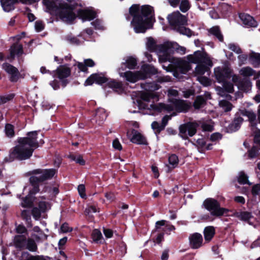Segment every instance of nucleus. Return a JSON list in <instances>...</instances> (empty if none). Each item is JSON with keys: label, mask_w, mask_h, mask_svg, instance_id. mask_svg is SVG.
<instances>
[{"label": "nucleus", "mask_w": 260, "mask_h": 260, "mask_svg": "<svg viewBox=\"0 0 260 260\" xmlns=\"http://www.w3.org/2000/svg\"><path fill=\"white\" fill-rule=\"evenodd\" d=\"M147 40L146 43L147 49L150 51L155 52L160 62H165L168 61L170 62L167 67L162 66L164 69L167 71L174 72V75L176 76V72L178 71L182 74H185L189 71L190 68L187 62L171 56L174 50L178 48V45L176 43L168 41L157 45L152 38H148Z\"/></svg>", "instance_id": "1"}, {"label": "nucleus", "mask_w": 260, "mask_h": 260, "mask_svg": "<svg viewBox=\"0 0 260 260\" xmlns=\"http://www.w3.org/2000/svg\"><path fill=\"white\" fill-rule=\"evenodd\" d=\"M38 134V131L30 132L27 133L25 137L19 138L18 144L11 150L10 157L19 160H25L30 158L35 149L39 146Z\"/></svg>", "instance_id": "2"}, {"label": "nucleus", "mask_w": 260, "mask_h": 260, "mask_svg": "<svg viewBox=\"0 0 260 260\" xmlns=\"http://www.w3.org/2000/svg\"><path fill=\"white\" fill-rule=\"evenodd\" d=\"M43 3L48 12L65 23H72L76 18L73 5L64 2L58 3L56 0H43Z\"/></svg>", "instance_id": "3"}, {"label": "nucleus", "mask_w": 260, "mask_h": 260, "mask_svg": "<svg viewBox=\"0 0 260 260\" xmlns=\"http://www.w3.org/2000/svg\"><path fill=\"white\" fill-rule=\"evenodd\" d=\"M153 8L143 6L141 10L138 5H134L129 9V14L133 17L131 24L136 32H144L148 28L150 18L152 16Z\"/></svg>", "instance_id": "4"}, {"label": "nucleus", "mask_w": 260, "mask_h": 260, "mask_svg": "<svg viewBox=\"0 0 260 260\" xmlns=\"http://www.w3.org/2000/svg\"><path fill=\"white\" fill-rule=\"evenodd\" d=\"M203 50L204 49L202 48L201 51H195L193 54L187 56V59L188 60L187 62L189 64H190L189 62L198 64L195 69V74L198 76L204 75L213 66L210 57ZM185 61H186V60ZM189 66L191 68L190 65Z\"/></svg>", "instance_id": "5"}, {"label": "nucleus", "mask_w": 260, "mask_h": 260, "mask_svg": "<svg viewBox=\"0 0 260 260\" xmlns=\"http://www.w3.org/2000/svg\"><path fill=\"white\" fill-rule=\"evenodd\" d=\"M56 170L50 169H36L29 173L31 176L29 178V182L34 186L30 191L31 194H36L40 190L39 184L45 180L51 179L56 174Z\"/></svg>", "instance_id": "6"}, {"label": "nucleus", "mask_w": 260, "mask_h": 260, "mask_svg": "<svg viewBox=\"0 0 260 260\" xmlns=\"http://www.w3.org/2000/svg\"><path fill=\"white\" fill-rule=\"evenodd\" d=\"M170 100L171 104L159 103L158 105H151V107L159 112H171L176 110L178 112H186L190 107L189 105L183 100L174 98H172Z\"/></svg>", "instance_id": "7"}, {"label": "nucleus", "mask_w": 260, "mask_h": 260, "mask_svg": "<svg viewBox=\"0 0 260 260\" xmlns=\"http://www.w3.org/2000/svg\"><path fill=\"white\" fill-rule=\"evenodd\" d=\"M168 19L170 24L178 32L187 36H191V30L184 26L187 22L186 17L182 15L179 11L175 12L169 15Z\"/></svg>", "instance_id": "8"}, {"label": "nucleus", "mask_w": 260, "mask_h": 260, "mask_svg": "<svg viewBox=\"0 0 260 260\" xmlns=\"http://www.w3.org/2000/svg\"><path fill=\"white\" fill-rule=\"evenodd\" d=\"M214 75L219 83L225 82L231 78L234 83H237L239 81V77L233 73L232 69L228 65L215 68Z\"/></svg>", "instance_id": "9"}, {"label": "nucleus", "mask_w": 260, "mask_h": 260, "mask_svg": "<svg viewBox=\"0 0 260 260\" xmlns=\"http://www.w3.org/2000/svg\"><path fill=\"white\" fill-rule=\"evenodd\" d=\"M203 205L213 216H220L228 211V209L220 207L218 202L212 198L205 200Z\"/></svg>", "instance_id": "10"}, {"label": "nucleus", "mask_w": 260, "mask_h": 260, "mask_svg": "<svg viewBox=\"0 0 260 260\" xmlns=\"http://www.w3.org/2000/svg\"><path fill=\"white\" fill-rule=\"evenodd\" d=\"M121 70H124L122 67L119 69V74L120 76L124 77L126 80L131 83H135L139 80H142L146 78V75L145 73H143L142 71H137L135 72L127 71L125 72H122Z\"/></svg>", "instance_id": "11"}, {"label": "nucleus", "mask_w": 260, "mask_h": 260, "mask_svg": "<svg viewBox=\"0 0 260 260\" xmlns=\"http://www.w3.org/2000/svg\"><path fill=\"white\" fill-rule=\"evenodd\" d=\"M198 124L196 122H187L179 126V135L184 139L193 136L197 132Z\"/></svg>", "instance_id": "12"}, {"label": "nucleus", "mask_w": 260, "mask_h": 260, "mask_svg": "<svg viewBox=\"0 0 260 260\" xmlns=\"http://www.w3.org/2000/svg\"><path fill=\"white\" fill-rule=\"evenodd\" d=\"M3 69L9 74L11 82H16L18 80L20 74L16 68L9 63H5L3 64Z\"/></svg>", "instance_id": "13"}, {"label": "nucleus", "mask_w": 260, "mask_h": 260, "mask_svg": "<svg viewBox=\"0 0 260 260\" xmlns=\"http://www.w3.org/2000/svg\"><path fill=\"white\" fill-rule=\"evenodd\" d=\"M127 137L133 143L139 145L147 144L145 137L135 129H132L131 133L127 132Z\"/></svg>", "instance_id": "14"}, {"label": "nucleus", "mask_w": 260, "mask_h": 260, "mask_svg": "<svg viewBox=\"0 0 260 260\" xmlns=\"http://www.w3.org/2000/svg\"><path fill=\"white\" fill-rule=\"evenodd\" d=\"M108 79L102 74H93L86 79L85 85H91L94 82L100 84L106 83Z\"/></svg>", "instance_id": "15"}, {"label": "nucleus", "mask_w": 260, "mask_h": 260, "mask_svg": "<svg viewBox=\"0 0 260 260\" xmlns=\"http://www.w3.org/2000/svg\"><path fill=\"white\" fill-rule=\"evenodd\" d=\"M190 244L192 248L196 249L201 246L203 242L202 236L199 233H194L189 237Z\"/></svg>", "instance_id": "16"}, {"label": "nucleus", "mask_w": 260, "mask_h": 260, "mask_svg": "<svg viewBox=\"0 0 260 260\" xmlns=\"http://www.w3.org/2000/svg\"><path fill=\"white\" fill-rule=\"evenodd\" d=\"M239 17L243 24L247 27H256L257 26V22L248 14H241L239 15Z\"/></svg>", "instance_id": "17"}, {"label": "nucleus", "mask_w": 260, "mask_h": 260, "mask_svg": "<svg viewBox=\"0 0 260 260\" xmlns=\"http://www.w3.org/2000/svg\"><path fill=\"white\" fill-rule=\"evenodd\" d=\"M78 14L83 21H89L95 17V12L89 10H80L78 11Z\"/></svg>", "instance_id": "18"}, {"label": "nucleus", "mask_w": 260, "mask_h": 260, "mask_svg": "<svg viewBox=\"0 0 260 260\" xmlns=\"http://www.w3.org/2000/svg\"><path fill=\"white\" fill-rule=\"evenodd\" d=\"M55 72L57 77L59 79L62 80L70 75L71 70L66 66H61L56 69Z\"/></svg>", "instance_id": "19"}, {"label": "nucleus", "mask_w": 260, "mask_h": 260, "mask_svg": "<svg viewBox=\"0 0 260 260\" xmlns=\"http://www.w3.org/2000/svg\"><path fill=\"white\" fill-rule=\"evenodd\" d=\"M18 3V0H1L2 7L5 12H10L14 9V5Z\"/></svg>", "instance_id": "20"}, {"label": "nucleus", "mask_w": 260, "mask_h": 260, "mask_svg": "<svg viewBox=\"0 0 260 260\" xmlns=\"http://www.w3.org/2000/svg\"><path fill=\"white\" fill-rule=\"evenodd\" d=\"M241 114L243 116H247L248 118V120L250 122L252 126L255 127L256 125V114L251 110H243L241 111Z\"/></svg>", "instance_id": "21"}, {"label": "nucleus", "mask_w": 260, "mask_h": 260, "mask_svg": "<svg viewBox=\"0 0 260 260\" xmlns=\"http://www.w3.org/2000/svg\"><path fill=\"white\" fill-rule=\"evenodd\" d=\"M124 61L122 63V66H125L129 69H133L137 64V60L135 58L132 56H127L123 59Z\"/></svg>", "instance_id": "22"}, {"label": "nucleus", "mask_w": 260, "mask_h": 260, "mask_svg": "<svg viewBox=\"0 0 260 260\" xmlns=\"http://www.w3.org/2000/svg\"><path fill=\"white\" fill-rule=\"evenodd\" d=\"M243 121L242 117L238 116L234 118L233 122L229 125V128L231 132H235L239 129Z\"/></svg>", "instance_id": "23"}, {"label": "nucleus", "mask_w": 260, "mask_h": 260, "mask_svg": "<svg viewBox=\"0 0 260 260\" xmlns=\"http://www.w3.org/2000/svg\"><path fill=\"white\" fill-rule=\"evenodd\" d=\"M23 53L22 46L18 44H14L10 48V56L13 58L15 55H20Z\"/></svg>", "instance_id": "24"}, {"label": "nucleus", "mask_w": 260, "mask_h": 260, "mask_svg": "<svg viewBox=\"0 0 260 260\" xmlns=\"http://www.w3.org/2000/svg\"><path fill=\"white\" fill-rule=\"evenodd\" d=\"M26 243V237L23 235L16 236L14 239V244L17 248H23Z\"/></svg>", "instance_id": "25"}, {"label": "nucleus", "mask_w": 260, "mask_h": 260, "mask_svg": "<svg viewBox=\"0 0 260 260\" xmlns=\"http://www.w3.org/2000/svg\"><path fill=\"white\" fill-rule=\"evenodd\" d=\"M204 233L205 239L208 241H210L215 234L214 228L212 226H209L205 228Z\"/></svg>", "instance_id": "26"}, {"label": "nucleus", "mask_w": 260, "mask_h": 260, "mask_svg": "<svg viewBox=\"0 0 260 260\" xmlns=\"http://www.w3.org/2000/svg\"><path fill=\"white\" fill-rule=\"evenodd\" d=\"M219 106L225 112L231 111L233 107V105L230 102L224 100L219 102Z\"/></svg>", "instance_id": "27"}, {"label": "nucleus", "mask_w": 260, "mask_h": 260, "mask_svg": "<svg viewBox=\"0 0 260 260\" xmlns=\"http://www.w3.org/2000/svg\"><path fill=\"white\" fill-rule=\"evenodd\" d=\"M209 32L215 36L220 42L223 40V36L220 30L219 27L217 26H213L209 30Z\"/></svg>", "instance_id": "28"}, {"label": "nucleus", "mask_w": 260, "mask_h": 260, "mask_svg": "<svg viewBox=\"0 0 260 260\" xmlns=\"http://www.w3.org/2000/svg\"><path fill=\"white\" fill-rule=\"evenodd\" d=\"M236 215L240 220L245 221H248L252 217L251 213L246 211L237 212Z\"/></svg>", "instance_id": "29"}, {"label": "nucleus", "mask_w": 260, "mask_h": 260, "mask_svg": "<svg viewBox=\"0 0 260 260\" xmlns=\"http://www.w3.org/2000/svg\"><path fill=\"white\" fill-rule=\"evenodd\" d=\"M240 74L244 77H250L253 75L255 71L249 67L242 68L239 72Z\"/></svg>", "instance_id": "30"}, {"label": "nucleus", "mask_w": 260, "mask_h": 260, "mask_svg": "<svg viewBox=\"0 0 260 260\" xmlns=\"http://www.w3.org/2000/svg\"><path fill=\"white\" fill-rule=\"evenodd\" d=\"M250 59L254 67H257L260 64V54L252 52L250 56Z\"/></svg>", "instance_id": "31"}, {"label": "nucleus", "mask_w": 260, "mask_h": 260, "mask_svg": "<svg viewBox=\"0 0 260 260\" xmlns=\"http://www.w3.org/2000/svg\"><path fill=\"white\" fill-rule=\"evenodd\" d=\"M143 69V71H142V72L146 75V78L147 77L148 74L154 75L157 73V69L150 65L144 66Z\"/></svg>", "instance_id": "32"}, {"label": "nucleus", "mask_w": 260, "mask_h": 260, "mask_svg": "<svg viewBox=\"0 0 260 260\" xmlns=\"http://www.w3.org/2000/svg\"><path fill=\"white\" fill-rule=\"evenodd\" d=\"M26 248L31 251H36L37 246L35 241L32 239H28L26 243Z\"/></svg>", "instance_id": "33"}, {"label": "nucleus", "mask_w": 260, "mask_h": 260, "mask_svg": "<svg viewBox=\"0 0 260 260\" xmlns=\"http://www.w3.org/2000/svg\"><path fill=\"white\" fill-rule=\"evenodd\" d=\"M238 181L239 183L242 184H251V183L249 182L248 180L247 176L243 172H241L239 173L238 178Z\"/></svg>", "instance_id": "34"}, {"label": "nucleus", "mask_w": 260, "mask_h": 260, "mask_svg": "<svg viewBox=\"0 0 260 260\" xmlns=\"http://www.w3.org/2000/svg\"><path fill=\"white\" fill-rule=\"evenodd\" d=\"M92 238L94 242H101L102 238V233L98 229L94 230L92 233Z\"/></svg>", "instance_id": "35"}, {"label": "nucleus", "mask_w": 260, "mask_h": 260, "mask_svg": "<svg viewBox=\"0 0 260 260\" xmlns=\"http://www.w3.org/2000/svg\"><path fill=\"white\" fill-rule=\"evenodd\" d=\"M109 87L113 88L114 90L121 89L122 88V84L121 82L116 81L115 80H111L108 83Z\"/></svg>", "instance_id": "36"}, {"label": "nucleus", "mask_w": 260, "mask_h": 260, "mask_svg": "<svg viewBox=\"0 0 260 260\" xmlns=\"http://www.w3.org/2000/svg\"><path fill=\"white\" fill-rule=\"evenodd\" d=\"M205 102H206L205 100L203 97L199 96L197 97V98L196 99V100L194 102V103H193L194 107L196 109H199L201 107H202L203 105L205 104Z\"/></svg>", "instance_id": "37"}, {"label": "nucleus", "mask_w": 260, "mask_h": 260, "mask_svg": "<svg viewBox=\"0 0 260 260\" xmlns=\"http://www.w3.org/2000/svg\"><path fill=\"white\" fill-rule=\"evenodd\" d=\"M69 157L72 160L76 161L77 163L81 165H84L85 164V160L81 155L71 154L69 156Z\"/></svg>", "instance_id": "38"}, {"label": "nucleus", "mask_w": 260, "mask_h": 260, "mask_svg": "<svg viewBox=\"0 0 260 260\" xmlns=\"http://www.w3.org/2000/svg\"><path fill=\"white\" fill-rule=\"evenodd\" d=\"M190 8V4L188 0H182L180 5V9L182 12H186Z\"/></svg>", "instance_id": "39"}, {"label": "nucleus", "mask_w": 260, "mask_h": 260, "mask_svg": "<svg viewBox=\"0 0 260 260\" xmlns=\"http://www.w3.org/2000/svg\"><path fill=\"white\" fill-rule=\"evenodd\" d=\"M169 162L170 165L172 166V168H175L178 164V158L176 155L172 154L169 157Z\"/></svg>", "instance_id": "40"}, {"label": "nucleus", "mask_w": 260, "mask_h": 260, "mask_svg": "<svg viewBox=\"0 0 260 260\" xmlns=\"http://www.w3.org/2000/svg\"><path fill=\"white\" fill-rule=\"evenodd\" d=\"M14 96L13 93L0 96V105L12 100Z\"/></svg>", "instance_id": "41"}, {"label": "nucleus", "mask_w": 260, "mask_h": 260, "mask_svg": "<svg viewBox=\"0 0 260 260\" xmlns=\"http://www.w3.org/2000/svg\"><path fill=\"white\" fill-rule=\"evenodd\" d=\"M221 83L223 84V88L227 92H233L234 91V85L233 83L228 82V80H225V82Z\"/></svg>", "instance_id": "42"}, {"label": "nucleus", "mask_w": 260, "mask_h": 260, "mask_svg": "<svg viewBox=\"0 0 260 260\" xmlns=\"http://www.w3.org/2000/svg\"><path fill=\"white\" fill-rule=\"evenodd\" d=\"M5 132L6 135L9 137H12L14 135L13 126L10 124H7L5 126Z\"/></svg>", "instance_id": "43"}, {"label": "nucleus", "mask_w": 260, "mask_h": 260, "mask_svg": "<svg viewBox=\"0 0 260 260\" xmlns=\"http://www.w3.org/2000/svg\"><path fill=\"white\" fill-rule=\"evenodd\" d=\"M23 207H30L32 205V201L31 197L29 196H26L21 203Z\"/></svg>", "instance_id": "44"}, {"label": "nucleus", "mask_w": 260, "mask_h": 260, "mask_svg": "<svg viewBox=\"0 0 260 260\" xmlns=\"http://www.w3.org/2000/svg\"><path fill=\"white\" fill-rule=\"evenodd\" d=\"M197 80L204 86H208L210 84V80L203 75L198 76Z\"/></svg>", "instance_id": "45"}, {"label": "nucleus", "mask_w": 260, "mask_h": 260, "mask_svg": "<svg viewBox=\"0 0 260 260\" xmlns=\"http://www.w3.org/2000/svg\"><path fill=\"white\" fill-rule=\"evenodd\" d=\"M39 209L42 212H45L46 210L50 208L49 203L46 202H40L39 204Z\"/></svg>", "instance_id": "46"}, {"label": "nucleus", "mask_w": 260, "mask_h": 260, "mask_svg": "<svg viewBox=\"0 0 260 260\" xmlns=\"http://www.w3.org/2000/svg\"><path fill=\"white\" fill-rule=\"evenodd\" d=\"M228 48L232 51L235 52L237 54H241L242 51L240 47L235 44H230L228 45Z\"/></svg>", "instance_id": "47"}, {"label": "nucleus", "mask_w": 260, "mask_h": 260, "mask_svg": "<svg viewBox=\"0 0 260 260\" xmlns=\"http://www.w3.org/2000/svg\"><path fill=\"white\" fill-rule=\"evenodd\" d=\"M154 98V95L152 93L149 92H143L141 95V98L142 100L149 102L150 100Z\"/></svg>", "instance_id": "48"}, {"label": "nucleus", "mask_w": 260, "mask_h": 260, "mask_svg": "<svg viewBox=\"0 0 260 260\" xmlns=\"http://www.w3.org/2000/svg\"><path fill=\"white\" fill-rule=\"evenodd\" d=\"M96 117L97 118H101V121L106 119L107 115L103 109H98L96 112Z\"/></svg>", "instance_id": "49"}, {"label": "nucleus", "mask_w": 260, "mask_h": 260, "mask_svg": "<svg viewBox=\"0 0 260 260\" xmlns=\"http://www.w3.org/2000/svg\"><path fill=\"white\" fill-rule=\"evenodd\" d=\"M251 87V82L249 81H246L244 83V85H240V89L245 92L249 91Z\"/></svg>", "instance_id": "50"}, {"label": "nucleus", "mask_w": 260, "mask_h": 260, "mask_svg": "<svg viewBox=\"0 0 260 260\" xmlns=\"http://www.w3.org/2000/svg\"><path fill=\"white\" fill-rule=\"evenodd\" d=\"M91 24L94 26L95 29H103L104 26L102 24V22L101 20L96 19L95 21L91 22Z\"/></svg>", "instance_id": "51"}, {"label": "nucleus", "mask_w": 260, "mask_h": 260, "mask_svg": "<svg viewBox=\"0 0 260 260\" xmlns=\"http://www.w3.org/2000/svg\"><path fill=\"white\" fill-rule=\"evenodd\" d=\"M78 190L79 193L81 198H84L86 197L85 187L83 184H80L78 187Z\"/></svg>", "instance_id": "52"}, {"label": "nucleus", "mask_w": 260, "mask_h": 260, "mask_svg": "<svg viewBox=\"0 0 260 260\" xmlns=\"http://www.w3.org/2000/svg\"><path fill=\"white\" fill-rule=\"evenodd\" d=\"M41 212H42L40 210V209L37 207L34 208L32 210V214L36 219H38L40 218Z\"/></svg>", "instance_id": "53"}, {"label": "nucleus", "mask_w": 260, "mask_h": 260, "mask_svg": "<svg viewBox=\"0 0 260 260\" xmlns=\"http://www.w3.org/2000/svg\"><path fill=\"white\" fill-rule=\"evenodd\" d=\"M98 211L97 209L95 207L91 206L89 207L88 208H86L85 210V213L86 215L90 216V214L92 213H95Z\"/></svg>", "instance_id": "54"}, {"label": "nucleus", "mask_w": 260, "mask_h": 260, "mask_svg": "<svg viewBox=\"0 0 260 260\" xmlns=\"http://www.w3.org/2000/svg\"><path fill=\"white\" fill-rule=\"evenodd\" d=\"M35 27L36 30L37 31L39 32L42 31L44 29V25L42 21H37L35 22Z\"/></svg>", "instance_id": "55"}, {"label": "nucleus", "mask_w": 260, "mask_h": 260, "mask_svg": "<svg viewBox=\"0 0 260 260\" xmlns=\"http://www.w3.org/2000/svg\"><path fill=\"white\" fill-rule=\"evenodd\" d=\"M151 127L154 130H156L157 132H160L163 129H161V125L158 122L154 121L151 124Z\"/></svg>", "instance_id": "56"}, {"label": "nucleus", "mask_w": 260, "mask_h": 260, "mask_svg": "<svg viewBox=\"0 0 260 260\" xmlns=\"http://www.w3.org/2000/svg\"><path fill=\"white\" fill-rule=\"evenodd\" d=\"M260 192V184H257L254 185L252 189V193L253 196H256Z\"/></svg>", "instance_id": "57"}, {"label": "nucleus", "mask_w": 260, "mask_h": 260, "mask_svg": "<svg viewBox=\"0 0 260 260\" xmlns=\"http://www.w3.org/2000/svg\"><path fill=\"white\" fill-rule=\"evenodd\" d=\"M257 149L256 147L253 146L252 148L249 151V157L250 158H254L256 157L257 154Z\"/></svg>", "instance_id": "58"}, {"label": "nucleus", "mask_w": 260, "mask_h": 260, "mask_svg": "<svg viewBox=\"0 0 260 260\" xmlns=\"http://www.w3.org/2000/svg\"><path fill=\"white\" fill-rule=\"evenodd\" d=\"M248 56L246 54H241L238 56V58L240 65L245 63L247 60Z\"/></svg>", "instance_id": "59"}, {"label": "nucleus", "mask_w": 260, "mask_h": 260, "mask_svg": "<svg viewBox=\"0 0 260 260\" xmlns=\"http://www.w3.org/2000/svg\"><path fill=\"white\" fill-rule=\"evenodd\" d=\"M171 119V116L168 115L165 116L161 120V129H164L166 125L167 124L168 121Z\"/></svg>", "instance_id": "60"}, {"label": "nucleus", "mask_w": 260, "mask_h": 260, "mask_svg": "<svg viewBox=\"0 0 260 260\" xmlns=\"http://www.w3.org/2000/svg\"><path fill=\"white\" fill-rule=\"evenodd\" d=\"M171 80L170 77L166 76H160L157 78V81L159 83L169 82Z\"/></svg>", "instance_id": "61"}, {"label": "nucleus", "mask_w": 260, "mask_h": 260, "mask_svg": "<svg viewBox=\"0 0 260 260\" xmlns=\"http://www.w3.org/2000/svg\"><path fill=\"white\" fill-rule=\"evenodd\" d=\"M61 231L63 233H67L72 231V229L69 226L68 223H64L60 227Z\"/></svg>", "instance_id": "62"}, {"label": "nucleus", "mask_w": 260, "mask_h": 260, "mask_svg": "<svg viewBox=\"0 0 260 260\" xmlns=\"http://www.w3.org/2000/svg\"><path fill=\"white\" fill-rule=\"evenodd\" d=\"M112 144L113 147L115 149H116L118 150H120L122 149V146L117 139L113 141Z\"/></svg>", "instance_id": "63"}, {"label": "nucleus", "mask_w": 260, "mask_h": 260, "mask_svg": "<svg viewBox=\"0 0 260 260\" xmlns=\"http://www.w3.org/2000/svg\"><path fill=\"white\" fill-rule=\"evenodd\" d=\"M103 232L105 237L107 238H111L113 236V232L110 229L104 228Z\"/></svg>", "instance_id": "64"}]
</instances>
